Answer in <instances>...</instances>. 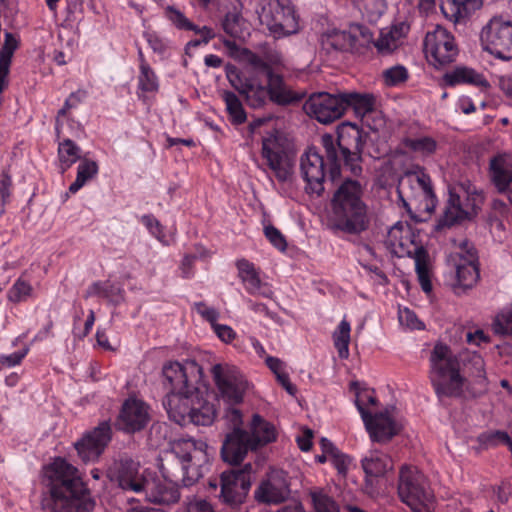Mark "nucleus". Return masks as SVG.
I'll return each instance as SVG.
<instances>
[{
    "instance_id": "nucleus-30",
    "label": "nucleus",
    "mask_w": 512,
    "mask_h": 512,
    "mask_svg": "<svg viewBox=\"0 0 512 512\" xmlns=\"http://www.w3.org/2000/svg\"><path fill=\"white\" fill-rule=\"evenodd\" d=\"M398 192L400 196L408 192L410 196H416L420 192L427 200L435 198L431 178L422 170L406 172L399 181Z\"/></svg>"
},
{
    "instance_id": "nucleus-50",
    "label": "nucleus",
    "mask_w": 512,
    "mask_h": 512,
    "mask_svg": "<svg viewBox=\"0 0 512 512\" xmlns=\"http://www.w3.org/2000/svg\"><path fill=\"white\" fill-rule=\"evenodd\" d=\"M243 18L237 13H227L222 21V28L232 38L243 37Z\"/></svg>"
},
{
    "instance_id": "nucleus-54",
    "label": "nucleus",
    "mask_w": 512,
    "mask_h": 512,
    "mask_svg": "<svg viewBox=\"0 0 512 512\" xmlns=\"http://www.w3.org/2000/svg\"><path fill=\"white\" fill-rule=\"evenodd\" d=\"M19 46V40L18 38L10 33H5V39L4 43L2 45L1 51H0V59L7 60L8 62H12V56L16 49Z\"/></svg>"
},
{
    "instance_id": "nucleus-12",
    "label": "nucleus",
    "mask_w": 512,
    "mask_h": 512,
    "mask_svg": "<svg viewBox=\"0 0 512 512\" xmlns=\"http://www.w3.org/2000/svg\"><path fill=\"white\" fill-rule=\"evenodd\" d=\"M480 43L494 57L512 59V19L504 15L491 17L480 31Z\"/></svg>"
},
{
    "instance_id": "nucleus-9",
    "label": "nucleus",
    "mask_w": 512,
    "mask_h": 512,
    "mask_svg": "<svg viewBox=\"0 0 512 512\" xmlns=\"http://www.w3.org/2000/svg\"><path fill=\"white\" fill-rule=\"evenodd\" d=\"M398 495L413 512H431L435 496L425 475L414 466L404 465L399 471Z\"/></svg>"
},
{
    "instance_id": "nucleus-32",
    "label": "nucleus",
    "mask_w": 512,
    "mask_h": 512,
    "mask_svg": "<svg viewBox=\"0 0 512 512\" xmlns=\"http://www.w3.org/2000/svg\"><path fill=\"white\" fill-rule=\"evenodd\" d=\"M269 100L281 106L298 103L302 100L303 94L291 90L285 83L283 76L272 73L267 77Z\"/></svg>"
},
{
    "instance_id": "nucleus-2",
    "label": "nucleus",
    "mask_w": 512,
    "mask_h": 512,
    "mask_svg": "<svg viewBox=\"0 0 512 512\" xmlns=\"http://www.w3.org/2000/svg\"><path fill=\"white\" fill-rule=\"evenodd\" d=\"M361 196L362 187L356 180L346 179L338 187L331 202L330 227L334 232L359 235L368 229L370 220Z\"/></svg>"
},
{
    "instance_id": "nucleus-23",
    "label": "nucleus",
    "mask_w": 512,
    "mask_h": 512,
    "mask_svg": "<svg viewBox=\"0 0 512 512\" xmlns=\"http://www.w3.org/2000/svg\"><path fill=\"white\" fill-rule=\"evenodd\" d=\"M111 439V425L103 421L76 441L74 447L84 463L95 462L103 454Z\"/></svg>"
},
{
    "instance_id": "nucleus-11",
    "label": "nucleus",
    "mask_w": 512,
    "mask_h": 512,
    "mask_svg": "<svg viewBox=\"0 0 512 512\" xmlns=\"http://www.w3.org/2000/svg\"><path fill=\"white\" fill-rule=\"evenodd\" d=\"M321 47L328 53H357L367 48L372 42V32L368 27L352 23L346 29H328L321 34Z\"/></svg>"
},
{
    "instance_id": "nucleus-56",
    "label": "nucleus",
    "mask_w": 512,
    "mask_h": 512,
    "mask_svg": "<svg viewBox=\"0 0 512 512\" xmlns=\"http://www.w3.org/2000/svg\"><path fill=\"white\" fill-rule=\"evenodd\" d=\"M362 7L372 19L379 18L386 10L385 0H362Z\"/></svg>"
},
{
    "instance_id": "nucleus-5",
    "label": "nucleus",
    "mask_w": 512,
    "mask_h": 512,
    "mask_svg": "<svg viewBox=\"0 0 512 512\" xmlns=\"http://www.w3.org/2000/svg\"><path fill=\"white\" fill-rule=\"evenodd\" d=\"M430 381L441 403L445 398L460 397L464 378L460 375V364L450 348L436 344L430 356Z\"/></svg>"
},
{
    "instance_id": "nucleus-17",
    "label": "nucleus",
    "mask_w": 512,
    "mask_h": 512,
    "mask_svg": "<svg viewBox=\"0 0 512 512\" xmlns=\"http://www.w3.org/2000/svg\"><path fill=\"white\" fill-rule=\"evenodd\" d=\"M366 141V134L354 123L344 122L337 128V146L346 166L354 175L361 173L358 164Z\"/></svg>"
},
{
    "instance_id": "nucleus-62",
    "label": "nucleus",
    "mask_w": 512,
    "mask_h": 512,
    "mask_svg": "<svg viewBox=\"0 0 512 512\" xmlns=\"http://www.w3.org/2000/svg\"><path fill=\"white\" fill-rule=\"evenodd\" d=\"M114 288L113 284H110L109 282H94L89 288L87 289L85 297H91V296H101L104 298H109V289L108 288Z\"/></svg>"
},
{
    "instance_id": "nucleus-43",
    "label": "nucleus",
    "mask_w": 512,
    "mask_h": 512,
    "mask_svg": "<svg viewBox=\"0 0 512 512\" xmlns=\"http://www.w3.org/2000/svg\"><path fill=\"white\" fill-rule=\"evenodd\" d=\"M350 331V323L343 319L333 333L334 346L341 359H347L349 356Z\"/></svg>"
},
{
    "instance_id": "nucleus-61",
    "label": "nucleus",
    "mask_w": 512,
    "mask_h": 512,
    "mask_svg": "<svg viewBox=\"0 0 512 512\" xmlns=\"http://www.w3.org/2000/svg\"><path fill=\"white\" fill-rule=\"evenodd\" d=\"M196 311L206 320L211 326H215L217 324V320L219 318V312L212 307H208L203 302L195 303Z\"/></svg>"
},
{
    "instance_id": "nucleus-47",
    "label": "nucleus",
    "mask_w": 512,
    "mask_h": 512,
    "mask_svg": "<svg viewBox=\"0 0 512 512\" xmlns=\"http://www.w3.org/2000/svg\"><path fill=\"white\" fill-rule=\"evenodd\" d=\"M237 58L245 61L248 65H250L254 70L262 72L265 74L266 78L272 74L274 71L272 69H268L267 61L263 59L262 55H258L248 49H244L243 51H237Z\"/></svg>"
},
{
    "instance_id": "nucleus-64",
    "label": "nucleus",
    "mask_w": 512,
    "mask_h": 512,
    "mask_svg": "<svg viewBox=\"0 0 512 512\" xmlns=\"http://www.w3.org/2000/svg\"><path fill=\"white\" fill-rule=\"evenodd\" d=\"M185 512H214V509L207 500L195 498L186 504Z\"/></svg>"
},
{
    "instance_id": "nucleus-63",
    "label": "nucleus",
    "mask_w": 512,
    "mask_h": 512,
    "mask_svg": "<svg viewBox=\"0 0 512 512\" xmlns=\"http://www.w3.org/2000/svg\"><path fill=\"white\" fill-rule=\"evenodd\" d=\"M329 459L338 473L342 476H346L350 464L349 457L339 451L338 453L333 454Z\"/></svg>"
},
{
    "instance_id": "nucleus-27",
    "label": "nucleus",
    "mask_w": 512,
    "mask_h": 512,
    "mask_svg": "<svg viewBox=\"0 0 512 512\" xmlns=\"http://www.w3.org/2000/svg\"><path fill=\"white\" fill-rule=\"evenodd\" d=\"M249 450H255L250 434L245 430L231 431L223 441L221 457L225 462L237 465L244 460Z\"/></svg>"
},
{
    "instance_id": "nucleus-31",
    "label": "nucleus",
    "mask_w": 512,
    "mask_h": 512,
    "mask_svg": "<svg viewBox=\"0 0 512 512\" xmlns=\"http://www.w3.org/2000/svg\"><path fill=\"white\" fill-rule=\"evenodd\" d=\"M236 267L238 269V276L249 294L261 295L265 298L273 296V291L267 283L261 281L259 272L252 262L243 258L236 262Z\"/></svg>"
},
{
    "instance_id": "nucleus-34",
    "label": "nucleus",
    "mask_w": 512,
    "mask_h": 512,
    "mask_svg": "<svg viewBox=\"0 0 512 512\" xmlns=\"http://www.w3.org/2000/svg\"><path fill=\"white\" fill-rule=\"evenodd\" d=\"M445 80L451 86L466 83L477 86L482 91H487L490 88V84L483 74L467 67H457L452 72L446 73Z\"/></svg>"
},
{
    "instance_id": "nucleus-49",
    "label": "nucleus",
    "mask_w": 512,
    "mask_h": 512,
    "mask_svg": "<svg viewBox=\"0 0 512 512\" xmlns=\"http://www.w3.org/2000/svg\"><path fill=\"white\" fill-rule=\"evenodd\" d=\"M164 15L179 30L190 31L196 28V25L175 6H167L164 10Z\"/></svg>"
},
{
    "instance_id": "nucleus-3",
    "label": "nucleus",
    "mask_w": 512,
    "mask_h": 512,
    "mask_svg": "<svg viewBox=\"0 0 512 512\" xmlns=\"http://www.w3.org/2000/svg\"><path fill=\"white\" fill-rule=\"evenodd\" d=\"M172 453L175 460L162 463V476L178 480L183 486L194 485L208 470L209 455L207 444L194 439H180L173 443Z\"/></svg>"
},
{
    "instance_id": "nucleus-10",
    "label": "nucleus",
    "mask_w": 512,
    "mask_h": 512,
    "mask_svg": "<svg viewBox=\"0 0 512 512\" xmlns=\"http://www.w3.org/2000/svg\"><path fill=\"white\" fill-rule=\"evenodd\" d=\"M477 198H480V194L469 180L450 187L449 198L443 214L437 221L436 229L451 227L476 214Z\"/></svg>"
},
{
    "instance_id": "nucleus-8",
    "label": "nucleus",
    "mask_w": 512,
    "mask_h": 512,
    "mask_svg": "<svg viewBox=\"0 0 512 512\" xmlns=\"http://www.w3.org/2000/svg\"><path fill=\"white\" fill-rule=\"evenodd\" d=\"M257 15L260 24L275 39L300 31V17L290 0H261Z\"/></svg>"
},
{
    "instance_id": "nucleus-60",
    "label": "nucleus",
    "mask_w": 512,
    "mask_h": 512,
    "mask_svg": "<svg viewBox=\"0 0 512 512\" xmlns=\"http://www.w3.org/2000/svg\"><path fill=\"white\" fill-rule=\"evenodd\" d=\"M28 348L24 347L22 350L13 352L9 355H0V364L4 367L11 368L21 363L23 358L28 353Z\"/></svg>"
},
{
    "instance_id": "nucleus-21",
    "label": "nucleus",
    "mask_w": 512,
    "mask_h": 512,
    "mask_svg": "<svg viewBox=\"0 0 512 512\" xmlns=\"http://www.w3.org/2000/svg\"><path fill=\"white\" fill-rule=\"evenodd\" d=\"M303 110L321 124H330L344 115L341 94L313 93L304 102Z\"/></svg>"
},
{
    "instance_id": "nucleus-59",
    "label": "nucleus",
    "mask_w": 512,
    "mask_h": 512,
    "mask_svg": "<svg viewBox=\"0 0 512 512\" xmlns=\"http://www.w3.org/2000/svg\"><path fill=\"white\" fill-rule=\"evenodd\" d=\"M399 321L402 325L407 326L410 329H422L424 327L423 323L417 318L416 314L408 309H400L399 310Z\"/></svg>"
},
{
    "instance_id": "nucleus-22",
    "label": "nucleus",
    "mask_w": 512,
    "mask_h": 512,
    "mask_svg": "<svg viewBox=\"0 0 512 512\" xmlns=\"http://www.w3.org/2000/svg\"><path fill=\"white\" fill-rule=\"evenodd\" d=\"M290 494L287 473L281 469H271L255 488L254 499L260 504L278 505L285 502Z\"/></svg>"
},
{
    "instance_id": "nucleus-26",
    "label": "nucleus",
    "mask_w": 512,
    "mask_h": 512,
    "mask_svg": "<svg viewBox=\"0 0 512 512\" xmlns=\"http://www.w3.org/2000/svg\"><path fill=\"white\" fill-rule=\"evenodd\" d=\"M148 406L141 400L128 398L122 404L117 425L127 433L141 431L149 422Z\"/></svg>"
},
{
    "instance_id": "nucleus-20",
    "label": "nucleus",
    "mask_w": 512,
    "mask_h": 512,
    "mask_svg": "<svg viewBox=\"0 0 512 512\" xmlns=\"http://www.w3.org/2000/svg\"><path fill=\"white\" fill-rule=\"evenodd\" d=\"M139 468V463L122 455L108 464L106 476L122 490L138 494L147 477L139 472Z\"/></svg>"
},
{
    "instance_id": "nucleus-51",
    "label": "nucleus",
    "mask_w": 512,
    "mask_h": 512,
    "mask_svg": "<svg viewBox=\"0 0 512 512\" xmlns=\"http://www.w3.org/2000/svg\"><path fill=\"white\" fill-rule=\"evenodd\" d=\"M86 92L83 90H78L76 92H72L68 98L65 100L64 106L58 111L56 117V131L59 134L60 129V117L66 115L67 111L78 106L79 103L85 98Z\"/></svg>"
},
{
    "instance_id": "nucleus-25",
    "label": "nucleus",
    "mask_w": 512,
    "mask_h": 512,
    "mask_svg": "<svg viewBox=\"0 0 512 512\" xmlns=\"http://www.w3.org/2000/svg\"><path fill=\"white\" fill-rule=\"evenodd\" d=\"M236 71L234 67L227 68V77L241 95H243L252 108H260L264 106L269 99L268 85L263 84L256 75L249 76L243 81L236 74L235 78H232V74Z\"/></svg>"
},
{
    "instance_id": "nucleus-4",
    "label": "nucleus",
    "mask_w": 512,
    "mask_h": 512,
    "mask_svg": "<svg viewBox=\"0 0 512 512\" xmlns=\"http://www.w3.org/2000/svg\"><path fill=\"white\" fill-rule=\"evenodd\" d=\"M321 141L325 149L327 164L315 147L309 148L302 155L300 162L301 174L307 184L306 191L317 196L324 191V182L327 176L334 182L341 173L340 158L333 137L330 134H325Z\"/></svg>"
},
{
    "instance_id": "nucleus-42",
    "label": "nucleus",
    "mask_w": 512,
    "mask_h": 512,
    "mask_svg": "<svg viewBox=\"0 0 512 512\" xmlns=\"http://www.w3.org/2000/svg\"><path fill=\"white\" fill-rule=\"evenodd\" d=\"M139 68L138 88L142 92L157 93L159 90L158 77L145 59H142V63Z\"/></svg>"
},
{
    "instance_id": "nucleus-14",
    "label": "nucleus",
    "mask_w": 512,
    "mask_h": 512,
    "mask_svg": "<svg viewBox=\"0 0 512 512\" xmlns=\"http://www.w3.org/2000/svg\"><path fill=\"white\" fill-rule=\"evenodd\" d=\"M220 398L228 406H235L243 401L248 382L234 366L215 364L211 369Z\"/></svg>"
},
{
    "instance_id": "nucleus-55",
    "label": "nucleus",
    "mask_w": 512,
    "mask_h": 512,
    "mask_svg": "<svg viewBox=\"0 0 512 512\" xmlns=\"http://www.w3.org/2000/svg\"><path fill=\"white\" fill-rule=\"evenodd\" d=\"M264 234L269 242L278 250L285 251L287 248V242L283 234L273 225L264 227Z\"/></svg>"
},
{
    "instance_id": "nucleus-29",
    "label": "nucleus",
    "mask_w": 512,
    "mask_h": 512,
    "mask_svg": "<svg viewBox=\"0 0 512 512\" xmlns=\"http://www.w3.org/2000/svg\"><path fill=\"white\" fill-rule=\"evenodd\" d=\"M409 31L410 25L407 22H397L388 28L382 29L377 40L372 39L371 44L381 55H389L403 43Z\"/></svg>"
},
{
    "instance_id": "nucleus-33",
    "label": "nucleus",
    "mask_w": 512,
    "mask_h": 512,
    "mask_svg": "<svg viewBox=\"0 0 512 512\" xmlns=\"http://www.w3.org/2000/svg\"><path fill=\"white\" fill-rule=\"evenodd\" d=\"M481 6V0H443L440 9L446 19L457 24L468 19Z\"/></svg>"
},
{
    "instance_id": "nucleus-45",
    "label": "nucleus",
    "mask_w": 512,
    "mask_h": 512,
    "mask_svg": "<svg viewBox=\"0 0 512 512\" xmlns=\"http://www.w3.org/2000/svg\"><path fill=\"white\" fill-rule=\"evenodd\" d=\"M492 326L496 334L512 336V303L495 316Z\"/></svg>"
},
{
    "instance_id": "nucleus-37",
    "label": "nucleus",
    "mask_w": 512,
    "mask_h": 512,
    "mask_svg": "<svg viewBox=\"0 0 512 512\" xmlns=\"http://www.w3.org/2000/svg\"><path fill=\"white\" fill-rule=\"evenodd\" d=\"M251 442L254 449L276 440V430L273 424L255 414L251 422Z\"/></svg>"
},
{
    "instance_id": "nucleus-39",
    "label": "nucleus",
    "mask_w": 512,
    "mask_h": 512,
    "mask_svg": "<svg viewBox=\"0 0 512 512\" xmlns=\"http://www.w3.org/2000/svg\"><path fill=\"white\" fill-rule=\"evenodd\" d=\"M98 170V164L95 161L88 159L82 160L77 168L76 179L69 186V192L76 193L79 191L87 181L91 180L97 175Z\"/></svg>"
},
{
    "instance_id": "nucleus-16",
    "label": "nucleus",
    "mask_w": 512,
    "mask_h": 512,
    "mask_svg": "<svg viewBox=\"0 0 512 512\" xmlns=\"http://www.w3.org/2000/svg\"><path fill=\"white\" fill-rule=\"evenodd\" d=\"M251 463L242 468L224 471L220 476V499L232 507L242 504L250 490L253 475Z\"/></svg>"
},
{
    "instance_id": "nucleus-15",
    "label": "nucleus",
    "mask_w": 512,
    "mask_h": 512,
    "mask_svg": "<svg viewBox=\"0 0 512 512\" xmlns=\"http://www.w3.org/2000/svg\"><path fill=\"white\" fill-rule=\"evenodd\" d=\"M164 384L169 385L170 392H196L197 384L202 376V367L195 360L184 362L170 361L163 365Z\"/></svg>"
},
{
    "instance_id": "nucleus-48",
    "label": "nucleus",
    "mask_w": 512,
    "mask_h": 512,
    "mask_svg": "<svg viewBox=\"0 0 512 512\" xmlns=\"http://www.w3.org/2000/svg\"><path fill=\"white\" fill-rule=\"evenodd\" d=\"M33 288L31 284L22 278H18L9 289L7 297L13 303L26 301L32 294Z\"/></svg>"
},
{
    "instance_id": "nucleus-7",
    "label": "nucleus",
    "mask_w": 512,
    "mask_h": 512,
    "mask_svg": "<svg viewBox=\"0 0 512 512\" xmlns=\"http://www.w3.org/2000/svg\"><path fill=\"white\" fill-rule=\"evenodd\" d=\"M261 157L268 170L280 183H289L294 176L296 153L290 140L275 132L262 139Z\"/></svg>"
},
{
    "instance_id": "nucleus-28",
    "label": "nucleus",
    "mask_w": 512,
    "mask_h": 512,
    "mask_svg": "<svg viewBox=\"0 0 512 512\" xmlns=\"http://www.w3.org/2000/svg\"><path fill=\"white\" fill-rule=\"evenodd\" d=\"M488 175L498 193L508 191L512 184V154L500 153L489 161Z\"/></svg>"
},
{
    "instance_id": "nucleus-38",
    "label": "nucleus",
    "mask_w": 512,
    "mask_h": 512,
    "mask_svg": "<svg viewBox=\"0 0 512 512\" xmlns=\"http://www.w3.org/2000/svg\"><path fill=\"white\" fill-rule=\"evenodd\" d=\"M81 149L71 139H64L58 145V158L62 172L69 169L80 159Z\"/></svg>"
},
{
    "instance_id": "nucleus-18",
    "label": "nucleus",
    "mask_w": 512,
    "mask_h": 512,
    "mask_svg": "<svg viewBox=\"0 0 512 512\" xmlns=\"http://www.w3.org/2000/svg\"><path fill=\"white\" fill-rule=\"evenodd\" d=\"M424 52L428 62L438 68L452 63L458 54V49L453 35L445 28L438 26L434 31L426 34Z\"/></svg>"
},
{
    "instance_id": "nucleus-57",
    "label": "nucleus",
    "mask_w": 512,
    "mask_h": 512,
    "mask_svg": "<svg viewBox=\"0 0 512 512\" xmlns=\"http://www.w3.org/2000/svg\"><path fill=\"white\" fill-rule=\"evenodd\" d=\"M413 258L415 260V269L417 275L429 273L428 254L427 251L422 246L414 247Z\"/></svg>"
},
{
    "instance_id": "nucleus-6",
    "label": "nucleus",
    "mask_w": 512,
    "mask_h": 512,
    "mask_svg": "<svg viewBox=\"0 0 512 512\" xmlns=\"http://www.w3.org/2000/svg\"><path fill=\"white\" fill-rule=\"evenodd\" d=\"M163 406L169 419L180 426L189 423L208 426L216 417L214 404L200 398L198 390L192 393L169 392L163 400Z\"/></svg>"
},
{
    "instance_id": "nucleus-24",
    "label": "nucleus",
    "mask_w": 512,
    "mask_h": 512,
    "mask_svg": "<svg viewBox=\"0 0 512 512\" xmlns=\"http://www.w3.org/2000/svg\"><path fill=\"white\" fill-rule=\"evenodd\" d=\"M178 483V480H171L164 476L161 479L147 474L138 494L143 495L145 500L156 505H173L178 503L181 497Z\"/></svg>"
},
{
    "instance_id": "nucleus-13",
    "label": "nucleus",
    "mask_w": 512,
    "mask_h": 512,
    "mask_svg": "<svg viewBox=\"0 0 512 512\" xmlns=\"http://www.w3.org/2000/svg\"><path fill=\"white\" fill-rule=\"evenodd\" d=\"M355 404L363 419L370 438L374 442L387 443L398 434L397 424L389 416L388 411L371 414L365 406L377 404L374 391L365 390L357 394Z\"/></svg>"
},
{
    "instance_id": "nucleus-1",
    "label": "nucleus",
    "mask_w": 512,
    "mask_h": 512,
    "mask_svg": "<svg viewBox=\"0 0 512 512\" xmlns=\"http://www.w3.org/2000/svg\"><path fill=\"white\" fill-rule=\"evenodd\" d=\"M50 496L43 507L51 512H92L95 500L79 470L58 457L45 468Z\"/></svg>"
},
{
    "instance_id": "nucleus-36",
    "label": "nucleus",
    "mask_w": 512,
    "mask_h": 512,
    "mask_svg": "<svg viewBox=\"0 0 512 512\" xmlns=\"http://www.w3.org/2000/svg\"><path fill=\"white\" fill-rule=\"evenodd\" d=\"M344 112L351 107L357 116L364 117L374 109L375 98L372 94L358 92H341Z\"/></svg>"
},
{
    "instance_id": "nucleus-19",
    "label": "nucleus",
    "mask_w": 512,
    "mask_h": 512,
    "mask_svg": "<svg viewBox=\"0 0 512 512\" xmlns=\"http://www.w3.org/2000/svg\"><path fill=\"white\" fill-rule=\"evenodd\" d=\"M461 252L450 255V261L456 270V284L454 285L455 293L473 288L480 279L479 264L477 261L476 251L468 242L463 241L460 245Z\"/></svg>"
},
{
    "instance_id": "nucleus-58",
    "label": "nucleus",
    "mask_w": 512,
    "mask_h": 512,
    "mask_svg": "<svg viewBox=\"0 0 512 512\" xmlns=\"http://www.w3.org/2000/svg\"><path fill=\"white\" fill-rule=\"evenodd\" d=\"M224 420L227 426L232 429V431L243 430L242 413L239 409L235 408L234 406H229L226 409V412L224 414Z\"/></svg>"
},
{
    "instance_id": "nucleus-52",
    "label": "nucleus",
    "mask_w": 512,
    "mask_h": 512,
    "mask_svg": "<svg viewBox=\"0 0 512 512\" xmlns=\"http://www.w3.org/2000/svg\"><path fill=\"white\" fill-rule=\"evenodd\" d=\"M385 83L389 86H396L408 79V71L402 65H396L383 72Z\"/></svg>"
},
{
    "instance_id": "nucleus-35",
    "label": "nucleus",
    "mask_w": 512,
    "mask_h": 512,
    "mask_svg": "<svg viewBox=\"0 0 512 512\" xmlns=\"http://www.w3.org/2000/svg\"><path fill=\"white\" fill-rule=\"evenodd\" d=\"M362 468L367 477H381L393 469V462L389 455L378 451H370L362 460Z\"/></svg>"
},
{
    "instance_id": "nucleus-53",
    "label": "nucleus",
    "mask_w": 512,
    "mask_h": 512,
    "mask_svg": "<svg viewBox=\"0 0 512 512\" xmlns=\"http://www.w3.org/2000/svg\"><path fill=\"white\" fill-rule=\"evenodd\" d=\"M261 55L265 61H267V67L268 69H272L274 67H282L284 66V59L283 55L280 51L277 49L270 47L269 45L265 44L262 48Z\"/></svg>"
},
{
    "instance_id": "nucleus-40",
    "label": "nucleus",
    "mask_w": 512,
    "mask_h": 512,
    "mask_svg": "<svg viewBox=\"0 0 512 512\" xmlns=\"http://www.w3.org/2000/svg\"><path fill=\"white\" fill-rule=\"evenodd\" d=\"M222 99L225 102L230 121L237 125L244 123L247 116L238 96L232 91H224Z\"/></svg>"
},
{
    "instance_id": "nucleus-41",
    "label": "nucleus",
    "mask_w": 512,
    "mask_h": 512,
    "mask_svg": "<svg viewBox=\"0 0 512 512\" xmlns=\"http://www.w3.org/2000/svg\"><path fill=\"white\" fill-rule=\"evenodd\" d=\"M410 237L411 230L409 224L398 221L388 230L387 243L394 249L400 248L404 252Z\"/></svg>"
},
{
    "instance_id": "nucleus-46",
    "label": "nucleus",
    "mask_w": 512,
    "mask_h": 512,
    "mask_svg": "<svg viewBox=\"0 0 512 512\" xmlns=\"http://www.w3.org/2000/svg\"><path fill=\"white\" fill-rule=\"evenodd\" d=\"M404 144L413 152L423 156L433 154L437 147L436 141L431 137L408 138L404 141Z\"/></svg>"
},
{
    "instance_id": "nucleus-44",
    "label": "nucleus",
    "mask_w": 512,
    "mask_h": 512,
    "mask_svg": "<svg viewBox=\"0 0 512 512\" xmlns=\"http://www.w3.org/2000/svg\"><path fill=\"white\" fill-rule=\"evenodd\" d=\"M316 512H340L338 503L323 489H314L309 492Z\"/></svg>"
}]
</instances>
